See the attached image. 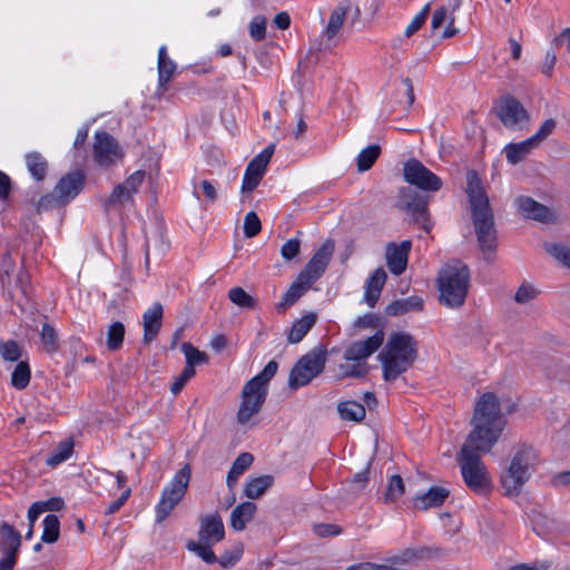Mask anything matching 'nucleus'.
Here are the masks:
<instances>
[{
    "label": "nucleus",
    "instance_id": "nucleus-16",
    "mask_svg": "<svg viewBox=\"0 0 570 570\" xmlns=\"http://www.w3.org/2000/svg\"><path fill=\"white\" fill-rule=\"evenodd\" d=\"M384 336V331L377 330L366 340L353 342L345 350L344 358L348 362L365 363V361L382 346Z\"/></svg>",
    "mask_w": 570,
    "mask_h": 570
},
{
    "label": "nucleus",
    "instance_id": "nucleus-11",
    "mask_svg": "<svg viewBox=\"0 0 570 570\" xmlns=\"http://www.w3.org/2000/svg\"><path fill=\"white\" fill-rule=\"evenodd\" d=\"M403 176L410 185L423 191L434 193L442 188V179L415 158L404 164Z\"/></svg>",
    "mask_w": 570,
    "mask_h": 570
},
{
    "label": "nucleus",
    "instance_id": "nucleus-9",
    "mask_svg": "<svg viewBox=\"0 0 570 570\" xmlns=\"http://www.w3.org/2000/svg\"><path fill=\"white\" fill-rule=\"evenodd\" d=\"M493 111L501 124L510 130H524L531 124L530 112L512 95H504L499 98L494 104Z\"/></svg>",
    "mask_w": 570,
    "mask_h": 570
},
{
    "label": "nucleus",
    "instance_id": "nucleus-14",
    "mask_svg": "<svg viewBox=\"0 0 570 570\" xmlns=\"http://www.w3.org/2000/svg\"><path fill=\"white\" fill-rule=\"evenodd\" d=\"M334 253V242L327 239L312 256L304 269L298 274L306 285H313L326 271Z\"/></svg>",
    "mask_w": 570,
    "mask_h": 570
},
{
    "label": "nucleus",
    "instance_id": "nucleus-28",
    "mask_svg": "<svg viewBox=\"0 0 570 570\" xmlns=\"http://www.w3.org/2000/svg\"><path fill=\"white\" fill-rule=\"evenodd\" d=\"M176 71V63L169 59L165 46L158 51V85L161 91L167 90V83Z\"/></svg>",
    "mask_w": 570,
    "mask_h": 570
},
{
    "label": "nucleus",
    "instance_id": "nucleus-44",
    "mask_svg": "<svg viewBox=\"0 0 570 570\" xmlns=\"http://www.w3.org/2000/svg\"><path fill=\"white\" fill-rule=\"evenodd\" d=\"M125 326L121 322H114L107 332V347L109 351H118L122 346Z\"/></svg>",
    "mask_w": 570,
    "mask_h": 570
},
{
    "label": "nucleus",
    "instance_id": "nucleus-6",
    "mask_svg": "<svg viewBox=\"0 0 570 570\" xmlns=\"http://www.w3.org/2000/svg\"><path fill=\"white\" fill-rule=\"evenodd\" d=\"M538 463L535 450L530 445H522L514 454L510 466L501 476V484L504 494L517 497L520 494L522 487L530 479L531 470Z\"/></svg>",
    "mask_w": 570,
    "mask_h": 570
},
{
    "label": "nucleus",
    "instance_id": "nucleus-4",
    "mask_svg": "<svg viewBox=\"0 0 570 570\" xmlns=\"http://www.w3.org/2000/svg\"><path fill=\"white\" fill-rule=\"evenodd\" d=\"M436 283L440 303L450 308H459L468 295L470 269L461 261H451L439 271Z\"/></svg>",
    "mask_w": 570,
    "mask_h": 570
},
{
    "label": "nucleus",
    "instance_id": "nucleus-45",
    "mask_svg": "<svg viewBox=\"0 0 570 570\" xmlns=\"http://www.w3.org/2000/svg\"><path fill=\"white\" fill-rule=\"evenodd\" d=\"M214 543H205L202 541L195 542L189 541L186 547L189 551L195 552L199 558H202L206 563H215L217 561V557L212 550Z\"/></svg>",
    "mask_w": 570,
    "mask_h": 570
},
{
    "label": "nucleus",
    "instance_id": "nucleus-37",
    "mask_svg": "<svg viewBox=\"0 0 570 570\" xmlns=\"http://www.w3.org/2000/svg\"><path fill=\"white\" fill-rule=\"evenodd\" d=\"M73 451V441L72 439H67L61 441L57 448L51 452V454L47 458L46 463L49 466H57L60 463L65 462L70 458Z\"/></svg>",
    "mask_w": 570,
    "mask_h": 570
},
{
    "label": "nucleus",
    "instance_id": "nucleus-24",
    "mask_svg": "<svg viewBox=\"0 0 570 570\" xmlns=\"http://www.w3.org/2000/svg\"><path fill=\"white\" fill-rule=\"evenodd\" d=\"M351 9V1L343 0L338 3L336 8L331 12L327 27L325 28L323 35L327 40H332L340 32L347 12Z\"/></svg>",
    "mask_w": 570,
    "mask_h": 570
},
{
    "label": "nucleus",
    "instance_id": "nucleus-29",
    "mask_svg": "<svg viewBox=\"0 0 570 570\" xmlns=\"http://www.w3.org/2000/svg\"><path fill=\"white\" fill-rule=\"evenodd\" d=\"M538 146L532 141V139L528 138L521 142L508 144L504 148V153L508 161L512 165H517L524 160Z\"/></svg>",
    "mask_w": 570,
    "mask_h": 570
},
{
    "label": "nucleus",
    "instance_id": "nucleus-17",
    "mask_svg": "<svg viewBox=\"0 0 570 570\" xmlns=\"http://www.w3.org/2000/svg\"><path fill=\"white\" fill-rule=\"evenodd\" d=\"M86 175L77 169L60 178L55 189L65 205L76 198L85 187Z\"/></svg>",
    "mask_w": 570,
    "mask_h": 570
},
{
    "label": "nucleus",
    "instance_id": "nucleus-52",
    "mask_svg": "<svg viewBox=\"0 0 570 570\" xmlns=\"http://www.w3.org/2000/svg\"><path fill=\"white\" fill-rule=\"evenodd\" d=\"M249 33L255 41L264 40L266 37V18L256 16L249 24Z\"/></svg>",
    "mask_w": 570,
    "mask_h": 570
},
{
    "label": "nucleus",
    "instance_id": "nucleus-47",
    "mask_svg": "<svg viewBox=\"0 0 570 570\" xmlns=\"http://www.w3.org/2000/svg\"><path fill=\"white\" fill-rule=\"evenodd\" d=\"M41 342L48 353H53L58 350V334L57 331L48 323H45L41 328Z\"/></svg>",
    "mask_w": 570,
    "mask_h": 570
},
{
    "label": "nucleus",
    "instance_id": "nucleus-35",
    "mask_svg": "<svg viewBox=\"0 0 570 570\" xmlns=\"http://www.w3.org/2000/svg\"><path fill=\"white\" fill-rule=\"evenodd\" d=\"M429 551L430 550L428 548H407L403 550L400 554L387 558V561H391L394 566L405 568L404 566L409 563L426 558Z\"/></svg>",
    "mask_w": 570,
    "mask_h": 570
},
{
    "label": "nucleus",
    "instance_id": "nucleus-27",
    "mask_svg": "<svg viewBox=\"0 0 570 570\" xmlns=\"http://www.w3.org/2000/svg\"><path fill=\"white\" fill-rule=\"evenodd\" d=\"M311 287L312 285H306V281L301 279L298 275L296 281L292 283L284 294L282 301L277 304V311L285 312L287 307L294 305Z\"/></svg>",
    "mask_w": 570,
    "mask_h": 570
},
{
    "label": "nucleus",
    "instance_id": "nucleus-56",
    "mask_svg": "<svg viewBox=\"0 0 570 570\" xmlns=\"http://www.w3.org/2000/svg\"><path fill=\"white\" fill-rule=\"evenodd\" d=\"M430 13V3L425 4V7L413 18L411 23L405 29V36L411 37L416 31L421 29V27L424 24V22L428 19V16Z\"/></svg>",
    "mask_w": 570,
    "mask_h": 570
},
{
    "label": "nucleus",
    "instance_id": "nucleus-54",
    "mask_svg": "<svg viewBox=\"0 0 570 570\" xmlns=\"http://www.w3.org/2000/svg\"><path fill=\"white\" fill-rule=\"evenodd\" d=\"M343 371L342 377H364L368 373V367L365 363L355 362L354 364H343L340 366Z\"/></svg>",
    "mask_w": 570,
    "mask_h": 570
},
{
    "label": "nucleus",
    "instance_id": "nucleus-42",
    "mask_svg": "<svg viewBox=\"0 0 570 570\" xmlns=\"http://www.w3.org/2000/svg\"><path fill=\"white\" fill-rule=\"evenodd\" d=\"M132 197L126 189V186L122 184H118L109 197L104 202V207L108 212L114 207H118L124 205L127 202H131Z\"/></svg>",
    "mask_w": 570,
    "mask_h": 570
},
{
    "label": "nucleus",
    "instance_id": "nucleus-40",
    "mask_svg": "<svg viewBox=\"0 0 570 570\" xmlns=\"http://www.w3.org/2000/svg\"><path fill=\"white\" fill-rule=\"evenodd\" d=\"M31 379V371L28 362L19 361L11 374V384L17 390L26 389Z\"/></svg>",
    "mask_w": 570,
    "mask_h": 570
},
{
    "label": "nucleus",
    "instance_id": "nucleus-25",
    "mask_svg": "<svg viewBox=\"0 0 570 570\" xmlns=\"http://www.w3.org/2000/svg\"><path fill=\"white\" fill-rule=\"evenodd\" d=\"M424 302L419 296H410L402 299H396L385 307L387 316H401L411 312H422Z\"/></svg>",
    "mask_w": 570,
    "mask_h": 570
},
{
    "label": "nucleus",
    "instance_id": "nucleus-10",
    "mask_svg": "<svg viewBox=\"0 0 570 570\" xmlns=\"http://www.w3.org/2000/svg\"><path fill=\"white\" fill-rule=\"evenodd\" d=\"M429 203L430 196L422 194L412 187H403L399 191L397 207L410 214L413 220L416 224H420L426 233H430L433 227L428 208Z\"/></svg>",
    "mask_w": 570,
    "mask_h": 570
},
{
    "label": "nucleus",
    "instance_id": "nucleus-26",
    "mask_svg": "<svg viewBox=\"0 0 570 570\" xmlns=\"http://www.w3.org/2000/svg\"><path fill=\"white\" fill-rule=\"evenodd\" d=\"M257 510L254 502L246 501L238 504L230 513V527L235 531H243Z\"/></svg>",
    "mask_w": 570,
    "mask_h": 570
},
{
    "label": "nucleus",
    "instance_id": "nucleus-32",
    "mask_svg": "<svg viewBox=\"0 0 570 570\" xmlns=\"http://www.w3.org/2000/svg\"><path fill=\"white\" fill-rule=\"evenodd\" d=\"M274 484V476L264 474L249 480L244 489V494L252 500L259 499Z\"/></svg>",
    "mask_w": 570,
    "mask_h": 570
},
{
    "label": "nucleus",
    "instance_id": "nucleus-57",
    "mask_svg": "<svg viewBox=\"0 0 570 570\" xmlns=\"http://www.w3.org/2000/svg\"><path fill=\"white\" fill-rule=\"evenodd\" d=\"M346 570H406V568L394 566L391 561L386 563L363 562L348 567Z\"/></svg>",
    "mask_w": 570,
    "mask_h": 570
},
{
    "label": "nucleus",
    "instance_id": "nucleus-61",
    "mask_svg": "<svg viewBox=\"0 0 570 570\" xmlns=\"http://www.w3.org/2000/svg\"><path fill=\"white\" fill-rule=\"evenodd\" d=\"M195 374L190 372V370H187L184 367L181 373L175 377V381L173 382L170 386V391L174 395H177L186 385V383L194 376Z\"/></svg>",
    "mask_w": 570,
    "mask_h": 570
},
{
    "label": "nucleus",
    "instance_id": "nucleus-48",
    "mask_svg": "<svg viewBox=\"0 0 570 570\" xmlns=\"http://www.w3.org/2000/svg\"><path fill=\"white\" fill-rule=\"evenodd\" d=\"M261 229L262 223L257 214L255 212L247 213L244 219V235L247 238H253L259 234Z\"/></svg>",
    "mask_w": 570,
    "mask_h": 570
},
{
    "label": "nucleus",
    "instance_id": "nucleus-33",
    "mask_svg": "<svg viewBox=\"0 0 570 570\" xmlns=\"http://www.w3.org/2000/svg\"><path fill=\"white\" fill-rule=\"evenodd\" d=\"M337 411L344 421L361 422L366 415L365 406L356 401L340 402Z\"/></svg>",
    "mask_w": 570,
    "mask_h": 570
},
{
    "label": "nucleus",
    "instance_id": "nucleus-7",
    "mask_svg": "<svg viewBox=\"0 0 570 570\" xmlns=\"http://www.w3.org/2000/svg\"><path fill=\"white\" fill-rule=\"evenodd\" d=\"M326 362L327 351L324 346H316L303 355L289 372V389L297 390L307 385L313 379L323 373Z\"/></svg>",
    "mask_w": 570,
    "mask_h": 570
},
{
    "label": "nucleus",
    "instance_id": "nucleus-50",
    "mask_svg": "<svg viewBox=\"0 0 570 570\" xmlns=\"http://www.w3.org/2000/svg\"><path fill=\"white\" fill-rule=\"evenodd\" d=\"M539 291L529 283H522L514 295V301L519 304H525L533 301Z\"/></svg>",
    "mask_w": 570,
    "mask_h": 570
},
{
    "label": "nucleus",
    "instance_id": "nucleus-20",
    "mask_svg": "<svg viewBox=\"0 0 570 570\" xmlns=\"http://www.w3.org/2000/svg\"><path fill=\"white\" fill-rule=\"evenodd\" d=\"M515 205L519 213L524 218L538 220L541 223H550L553 220L552 212L546 205L534 200L529 196H519L515 199Z\"/></svg>",
    "mask_w": 570,
    "mask_h": 570
},
{
    "label": "nucleus",
    "instance_id": "nucleus-53",
    "mask_svg": "<svg viewBox=\"0 0 570 570\" xmlns=\"http://www.w3.org/2000/svg\"><path fill=\"white\" fill-rule=\"evenodd\" d=\"M556 127L557 121L553 118H549L544 120V122L540 126L539 130L530 138L537 146H539L554 131Z\"/></svg>",
    "mask_w": 570,
    "mask_h": 570
},
{
    "label": "nucleus",
    "instance_id": "nucleus-8",
    "mask_svg": "<svg viewBox=\"0 0 570 570\" xmlns=\"http://www.w3.org/2000/svg\"><path fill=\"white\" fill-rule=\"evenodd\" d=\"M191 468L189 464H185L175 474L169 485L164 489L156 509V521L158 523L163 522L184 499L188 489Z\"/></svg>",
    "mask_w": 570,
    "mask_h": 570
},
{
    "label": "nucleus",
    "instance_id": "nucleus-49",
    "mask_svg": "<svg viewBox=\"0 0 570 570\" xmlns=\"http://www.w3.org/2000/svg\"><path fill=\"white\" fill-rule=\"evenodd\" d=\"M370 468L371 462L367 463L366 468L363 471L355 473L353 478L348 481L350 489L353 493L357 494L366 487L370 480Z\"/></svg>",
    "mask_w": 570,
    "mask_h": 570
},
{
    "label": "nucleus",
    "instance_id": "nucleus-43",
    "mask_svg": "<svg viewBox=\"0 0 570 570\" xmlns=\"http://www.w3.org/2000/svg\"><path fill=\"white\" fill-rule=\"evenodd\" d=\"M228 298L232 303L242 308L255 309L257 307L256 298L246 293L242 287H233L229 289Z\"/></svg>",
    "mask_w": 570,
    "mask_h": 570
},
{
    "label": "nucleus",
    "instance_id": "nucleus-5",
    "mask_svg": "<svg viewBox=\"0 0 570 570\" xmlns=\"http://www.w3.org/2000/svg\"><path fill=\"white\" fill-rule=\"evenodd\" d=\"M278 370L276 361H269L253 379L246 382L242 390V402L237 412V422L242 425L257 414L267 396V386Z\"/></svg>",
    "mask_w": 570,
    "mask_h": 570
},
{
    "label": "nucleus",
    "instance_id": "nucleus-59",
    "mask_svg": "<svg viewBox=\"0 0 570 570\" xmlns=\"http://www.w3.org/2000/svg\"><path fill=\"white\" fill-rule=\"evenodd\" d=\"M145 176L144 170H137L125 180L122 185L126 186V189L131 196L138 191V188L144 183Z\"/></svg>",
    "mask_w": 570,
    "mask_h": 570
},
{
    "label": "nucleus",
    "instance_id": "nucleus-13",
    "mask_svg": "<svg viewBox=\"0 0 570 570\" xmlns=\"http://www.w3.org/2000/svg\"><path fill=\"white\" fill-rule=\"evenodd\" d=\"M124 158L118 141L107 131L95 135L94 159L101 167H110Z\"/></svg>",
    "mask_w": 570,
    "mask_h": 570
},
{
    "label": "nucleus",
    "instance_id": "nucleus-63",
    "mask_svg": "<svg viewBox=\"0 0 570 570\" xmlns=\"http://www.w3.org/2000/svg\"><path fill=\"white\" fill-rule=\"evenodd\" d=\"M314 532L318 537H334L342 532V529L333 523H320L314 525Z\"/></svg>",
    "mask_w": 570,
    "mask_h": 570
},
{
    "label": "nucleus",
    "instance_id": "nucleus-38",
    "mask_svg": "<svg viewBox=\"0 0 570 570\" xmlns=\"http://www.w3.org/2000/svg\"><path fill=\"white\" fill-rule=\"evenodd\" d=\"M405 492V484L400 474H393L389 479L386 491L384 493V503L390 504L399 500Z\"/></svg>",
    "mask_w": 570,
    "mask_h": 570
},
{
    "label": "nucleus",
    "instance_id": "nucleus-12",
    "mask_svg": "<svg viewBox=\"0 0 570 570\" xmlns=\"http://www.w3.org/2000/svg\"><path fill=\"white\" fill-rule=\"evenodd\" d=\"M21 542V534L12 524L8 522L0 524V553H2L0 570H13Z\"/></svg>",
    "mask_w": 570,
    "mask_h": 570
},
{
    "label": "nucleus",
    "instance_id": "nucleus-55",
    "mask_svg": "<svg viewBox=\"0 0 570 570\" xmlns=\"http://www.w3.org/2000/svg\"><path fill=\"white\" fill-rule=\"evenodd\" d=\"M546 250L570 268V249L559 244H547Z\"/></svg>",
    "mask_w": 570,
    "mask_h": 570
},
{
    "label": "nucleus",
    "instance_id": "nucleus-18",
    "mask_svg": "<svg viewBox=\"0 0 570 570\" xmlns=\"http://www.w3.org/2000/svg\"><path fill=\"white\" fill-rule=\"evenodd\" d=\"M199 523L198 541L216 544L225 538L223 519L218 512L202 515Z\"/></svg>",
    "mask_w": 570,
    "mask_h": 570
},
{
    "label": "nucleus",
    "instance_id": "nucleus-41",
    "mask_svg": "<svg viewBox=\"0 0 570 570\" xmlns=\"http://www.w3.org/2000/svg\"><path fill=\"white\" fill-rule=\"evenodd\" d=\"M381 154L379 145H371L364 148L357 156L356 164L360 171L368 170Z\"/></svg>",
    "mask_w": 570,
    "mask_h": 570
},
{
    "label": "nucleus",
    "instance_id": "nucleus-60",
    "mask_svg": "<svg viewBox=\"0 0 570 570\" xmlns=\"http://www.w3.org/2000/svg\"><path fill=\"white\" fill-rule=\"evenodd\" d=\"M301 249V242L297 238L287 240L281 248V254L286 261L293 259L298 255Z\"/></svg>",
    "mask_w": 570,
    "mask_h": 570
},
{
    "label": "nucleus",
    "instance_id": "nucleus-22",
    "mask_svg": "<svg viewBox=\"0 0 570 570\" xmlns=\"http://www.w3.org/2000/svg\"><path fill=\"white\" fill-rule=\"evenodd\" d=\"M450 491L443 487H431L425 493L414 498V507L420 510L439 508L449 498Z\"/></svg>",
    "mask_w": 570,
    "mask_h": 570
},
{
    "label": "nucleus",
    "instance_id": "nucleus-58",
    "mask_svg": "<svg viewBox=\"0 0 570 570\" xmlns=\"http://www.w3.org/2000/svg\"><path fill=\"white\" fill-rule=\"evenodd\" d=\"M35 504L41 513L46 511L57 512L65 508V502L60 497H53L46 501H37Z\"/></svg>",
    "mask_w": 570,
    "mask_h": 570
},
{
    "label": "nucleus",
    "instance_id": "nucleus-3",
    "mask_svg": "<svg viewBox=\"0 0 570 570\" xmlns=\"http://www.w3.org/2000/svg\"><path fill=\"white\" fill-rule=\"evenodd\" d=\"M419 355L416 340L406 332L392 333L379 354L383 368V379L395 381L411 368Z\"/></svg>",
    "mask_w": 570,
    "mask_h": 570
},
{
    "label": "nucleus",
    "instance_id": "nucleus-62",
    "mask_svg": "<svg viewBox=\"0 0 570 570\" xmlns=\"http://www.w3.org/2000/svg\"><path fill=\"white\" fill-rule=\"evenodd\" d=\"M355 325L358 327H370V328H377L382 330V318L379 315L375 314H366L362 317H358L355 322Z\"/></svg>",
    "mask_w": 570,
    "mask_h": 570
},
{
    "label": "nucleus",
    "instance_id": "nucleus-34",
    "mask_svg": "<svg viewBox=\"0 0 570 570\" xmlns=\"http://www.w3.org/2000/svg\"><path fill=\"white\" fill-rule=\"evenodd\" d=\"M26 165L28 167V170L36 180L41 181L46 178L48 163L40 153L32 151L27 154Z\"/></svg>",
    "mask_w": 570,
    "mask_h": 570
},
{
    "label": "nucleus",
    "instance_id": "nucleus-23",
    "mask_svg": "<svg viewBox=\"0 0 570 570\" xmlns=\"http://www.w3.org/2000/svg\"><path fill=\"white\" fill-rule=\"evenodd\" d=\"M386 272L379 267L376 268L370 278L366 281L364 301L368 306L374 307L380 298L382 288L386 282Z\"/></svg>",
    "mask_w": 570,
    "mask_h": 570
},
{
    "label": "nucleus",
    "instance_id": "nucleus-15",
    "mask_svg": "<svg viewBox=\"0 0 570 570\" xmlns=\"http://www.w3.org/2000/svg\"><path fill=\"white\" fill-rule=\"evenodd\" d=\"M274 149L275 146L272 144L249 161L245 169L242 193H250L259 185L274 154Z\"/></svg>",
    "mask_w": 570,
    "mask_h": 570
},
{
    "label": "nucleus",
    "instance_id": "nucleus-19",
    "mask_svg": "<svg viewBox=\"0 0 570 570\" xmlns=\"http://www.w3.org/2000/svg\"><path fill=\"white\" fill-rule=\"evenodd\" d=\"M412 247L411 240H403L401 244L390 243L386 246V265L394 275L404 273L407 266L409 254Z\"/></svg>",
    "mask_w": 570,
    "mask_h": 570
},
{
    "label": "nucleus",
    "instance_id": "nucleus-2",
    "mask_svg": "<svg viewBox=\"0 0 570 570\" xmlns=\"http://www.w3.org/2000/svg\"><path fill=\"white\" fill-rule=\"evenodd\" d=\"M465 191L469 196L471 216L479 246L484 254L485 261L492 262L493 253L497 249L498 235L489 198L475 170L466 173Z\"/></svg>",
    "mask_w": 570,
    "mask_h": 570
},
{
    "label": "nucleus",
    "instance_id": "nucleus-64",
    "mask_svg": "<svg viewBox=\"0 0 570 570\" xmlns=\"http://www.w3.org/2000/svg\"><path fill=\"white\" fill-rule=\"evenodd\" d=\"M240 556L242 549H235L233 551L225 552L220 558H217L216 562H219L223 568H232L238 562Z\"/></svg>",
    "mask_w": 570,
    "mask_h": 570
},
{
    "label": "nucleus",
    "instance_id": "nucleus-36",
    "mask_svg": "<svg viewBox=\"0 0 570 570\" xmlns=\"http://www.w3.org/2000/svg\"><path fill=\"white\" fill-rule=\"evenodd\" d=\"M181 351L186 357V366L185 368L190 370L191 373L195 372V366L199 364H205L208 362L209 357L205 352L197 350L191 343H183Z\"/></svg>",
    "mask_w": 570,
    "mask_h": 570
},
{
    "label": "nucleus",
    "instance_id": "nucleus-39",
    "mask_svg": "<svg viewBox=\"0 0 570 570\" xmlns=\"http://www.w3.org/2000/svg\"><path fill=\"white\" fill-rule=\"evenodd\" d=\"M60 537V521L55 514H48L43 519V531L41 540L45 543H55Z\"/></svg>",
    "mask_w": 570,
    "mask_h": 570
},
{
    "label": "nucleus",
    "instance_id": "nucleus-51",
    "mask_svg": "<svg viewBox=\"0 0 570 570\" xmlns=\"http://www.w3.org/2000/svg\"><path fill=\"white\" fill-rule=\"evenodd\" d=\"M65 206V203L60 199V196L56 193V189L50 194L42 196L37 203V212L48 210L56 207Z\"/></svg>",
    "mask_w": 570,
    "mask_h": 570
},
{
    "label": "nucleus",
    "instance_id": "nucleus-46",
    "mask_svg": "<svg viewBox=\"0 0 570 570\" xmlns=\"http://www.w3.org/2000/svg\"><path fill=\"white\" fill-rule=\"evenodd\" d=\"M0 355L7 362H17L22 355V348L13 340L0 341Z\"/></svg>",
    "mask_w": 570,
    "mask_h": 570
},
{
    "label": "nucleus",
    "instance_id": "nucleus-21",
    "mask_svg": "<svg viewBox=\"0 0 570 570\" xmlns=\"http://www.w3.org/2000/svg\"><path fill=\"white\" fill-rule=\"evenodd\" d=\"M144 343H151L158 335L161 327L163 306L159 303L144 313Z\"/></svg>",
    "mask_w": 570,
    "mask_h": 570
},
{
    "label": "nucleus",
    "instance_id": "nucleus-1",
    "mask_svg": "<svg viewBox=\"0 0 570 570\" xmlns=\"http://www.w3.org/2000/svg\"><path fill=\"white\" fill-rule=\"evenodd\" d=\"M473 426L458 455L462 478L470 490L478 494L491 491V479L479 453H488L498 442L505 426L499 397L483 393L475 403Z\"/></svg>",
    "mask_w": 570,
    "mask_h": 570
},
{
    "label": "nucleus",
    "instance_id": "nucleus-30",
    "mask_svg": "<svg viewBox=\"0 0 570 570\" xmlns=\"http://www.w3.org/2000/svg\"><path fill=\"white\" fill-rule=\"evenodd\" d=\"M317 315L313 312L307 313L301 320H297L292 325L287 335V341L291 344L299 343L309 330L315 325Z\"/></svg>",
    "mask_w": 570,
    "mask_h": 570
},
{
    "label": "nucleus",
    "instance_id": "nucleus-31",
    "mask_svg": "<svg viewBox=\"0 0 570 570\" xmlns=\"http://www.w3.org/2000/svg\"><path fill=\"white\" fill-rule=\"evenodd\" d=\"M254 456L249 452L240 453L227 474L226 483L229 489H233L238 481V478L252 465Z\"/></svg>",
    "mask_w": 570,
    "mask_h": 570
}]
</instances>
